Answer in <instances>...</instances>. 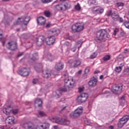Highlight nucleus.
<instances>
[{"mask_svg":"<svg viewBox=\"0 0 129 129\" xmlns=\"http://www.w3.org/2000/svg\"><path fill=\"white\" fill-rule=\"evenodd\" d=\"M75 86V80L73 77H68L64 80V88L61 89V91L66 92L67 89L73 88Z\"/></svg>","mask_w":129,"mask_h":129,"instance_id":"obj_1","label":"nucleus"},{"mask_svg":"<svg viewBox=\"0 0 129 129\" xmlns=\"http://www.w3.org/2000/svg\"><path fill=\"white\" fill-rule=\"evenodd\" d=\"M23 127L26 129H48L49 124L44 123L43 124H39L37 126H35L32 122L25 123L23 125Z\"/></svg>","mask_w":129,"mask_h":129,"instance_id":"obj_2","label":"nucleus"},{"mask_svg":"<svg viewBox=\"0 0 129 129\" xmlns=\"http://www.w3.org/2000/svg\"><path fill=\"white\" fill-rule=\"evenodd\" d=\"M30 17H22L21 18H19L14 24L15 25H23V27H25V29L27 28L26 26L28 25V23L30 22Z\"/></svg>","mask_w":129,"mask_h":129,"instance_id":"obj_3","label":"nucleus"},{"mask_svg":"<svg viewBox=\"0 0 129 129\" xmlns=\"http://www.w3.org/2000/svg\"><path fill=\"white\" fill-rule=\"evenodd\" d=\"M84 29V25L83 23H76L72 27L73 32H80Z\"/></svg>","mask_w":129,"mask_h":129,"instance_id":"obj_4","label":"nucleus"},{"mask_svg":"<svg viewBox=\"0 0 129 129\" xmlns=\"http://www.w3.org/2000/svg\"><path fill=\"white\" fill-rule=\"evenodd\" d=\"M83 112V108L79 107L75 111L71 114V117H78Z\"/></svg>","mask_w":129,"mask_h":129,"instance_id":"obj_5","label":"nucleus"},{"mask_svg":"<svg viewBox=\"0 0 129 129\" xmlns=\"http://www.w3.org/2000/svg\"><path fill=\"white\" fill-rule=\"evenodd\" d=\"M89 96L87 93H83L81 95L79 96L77 98V102L82 103V102H85L87 100Z\"/></svg>","mask_w":129,"mask_h":129,"instance_id":"obj_6","label":"nucleus"},{"mask_svg":"<svg viewBox=\"0 0 129 129\" xmlns=\"http://www.w3.org/2000/svg\"><path fill=\"white\" fill-rule=\"evenodd\" d=\"M121 90H122V86L115 85H113L111 88V91L115 94L120 93Z\"/></svg>","mask_w":129,"mask_h":129,"instance_id":"obj_7","label":"nucleus"},{"mask_svg":"<svg viewBox=\"0 0 129 129\" xmlns=\"http://www.w3.org/2000/svg\"><path fill=\"white\" fill-rule=\"evenodd\" d=\"M129 119V116L126 115L121 118L118 124V127H122L125 124L126 122H127Z\"/></svg>","mask_w":129,"mask_h":129,"instance_id":"obj_8","label":"nucleus"},{"mask_svg":"<svg viewBox=\"0 0 129 129\" xmlns=\"http://www.w3.org/2000/svg\"><path fill=\"white\" fill-rule=\"evenodd\" d=\"M99 36H97L96 38V40L97 41H101V40H103L104 39H105V37H106V31L105 30L103 29L99 31L98 33Z\"/></svg>","mask_w":129,"mask_h":129,"instance_id":"obj_9","label":"nucleus"},{"mask_svg":"<svg viewBox=\"0 0 129 129\" xmlns=\"http://www.w3.org/2000/svg\"><path fill=\"white\" fill-rule=\"evenodd\" d=\"M92 12L93 14H94L95 15H100L102 14L103 12H104V10L102 9V8L97 6L92 9Z\"/></svg>","mask_w":129,"mask_h":129,"instance_id":"obj_10","label":"nucleus"},{"mask_svg":"<svg viewBox=\"0 0 129 129\" xmlns=\"http://www.w3.org/2000/svg\"><path fill=\"white\" fill-rule=\"evenodd\" d=\"M107 16L108 17H109L110 16H111L112 19L114 21H117L118 18H119V16H118V13L116 11L113 12L112 13H111V11H109L107 13Z\"/></svg>","mask_w":129,"mask_h":129,"instance_id":"obj_11","label":"nucleus"},{"mask_svg":"<svg viewBox=\"0 0 129 129\" xmlns=\"http://www.w3.org/2000/svg\"><path fill=\"white\" fill-rule=\"evenodd\" d=\"M68 65H70V66L78 67V66H79L80 64H81V61H80L79 59H77L75 61H73V60L71 59L68 61Z\"/></svg>","mask_w":129,"mask_h":129,"instance_id":"obj_12","label":"nucleus"},{"mask_svg":"<svg viewBox=\"0 0 129 129\" xmlns=\"http://www.w3.org/2000/svg\"><path fill=\"white\" fill-rule=\"evenodd\" d=\"M19 74L21 75V76H24V77L28 76V75L30 74V69H21L19 71Z\"/></svg>","mask_w":129,"mask_h":129,"instance_id":"obj_13","label":"nucleus"},{"mask_svg":"<svg viewBox=\"0 0 129 129\" xmlns=\"http://www.w3.org/2000/svg\"><path fill=\"white\" fill-rule=\"evenodd\" d=\"M69 6L68 4H65V3H63L62 4H59L55 6V9L57 11H62V10H65L67 9H68Z\"/></svg>","mask_w":129,"mask_h":129,"instance_id":"obj_14","label":"nucleus"},{"mask_svg":"<svg viewBox=\"0 0 129 129\" xmlns=\"http://www.w3.org/2000/svg\"><path fill=\"white\" fill-rule=\"evenodd\" d=\"M5 122L8 124H14L16 123V121H15V117L13 116H9L6 119Z\"/></svg>","mask_w":129,"mask_h":129,"instance_id":"obj_15","label":"nucleus"},{"mask_svg":"<svg viewBox=\"0 0 129 129\" xmlns=\"http://www.w3.org/2000/svg\"><path fill=\"white\" fill-rule=\"evenodd\" d=\"M47 45H53L55 42V37L51 36L46 39Z\"/></svg>","mask_w":129,"mask_h":129,"instance_id":"obj_16","label":"nucleus"},{"mask_svg":"<svg viewBox=\"0 0 129 129\" xmlns=\"http://www.w3.org/2000/svg\"><path fill=\"white\" fill-rule=\"evenodd\" d=\"M37 23L40 26H44L46 24V19L43 17H40L37 19Z\"/></svg>","mask_w":129,"mask_h":129,"instance_id":"obj_17","label":"nucleus"},{"mask_svg":"<svg viewBox=\"0 0 129 129\" xmlns=\"http://www.w3.org/2000/svg\"><path fill=\"white\" fill-rule=\"evenodd\" d=\"M45 41V37L43 36H39L38 39H37V44L38 46H42L44 43V41Z\"/></svg>","mask_w":129,"mask_h":129,"instance_id":"obj_18","label":"nucleus"},{"mask_svg":"<svg viewBox=\"0 0 129 129\" xmlns=\"http://www.w3.org/2000/svg\"><path fill=\"white\" fill-rule=\"evenodd\" d=\"M9 49L10 50H16L17 49V43L14 41H11L8 43Z\"/></svg>","mask_w":129,"mask_h":129,"instance_id":"obj_19","label":"nucleus"},{"mask_svg":"<svg viewBox=\"0 0 129 129\" xmlns=\"http://www.w3.org/2000/svg\"><path fill=\"white\" fill-rule=\"evenodd\" d=\"M3 113L6 115L10 114L11 111H12V108L11 107H8L7 108H4L3 110Z\"/></svg>","mask_w":129,"mask_h":129,"instance_id":"obj_20","label":"nucleus"},{"mask_svg":"<svg viewBox=\"0 0 129 129\" xmlns=\"http://www.w3.org/2000/svg\"><path fill=\"white\" fill-rule=\"evenodd\" d=\"M96 84H97V79H96L91 80L89 82V85L91 87H93L94 86H95Z\"/></svg>","mask_w":129,"mask_h":129,"instance_id":"obj_21","label":"nucleus"},{"mask_svg":"<svg viewBox=\"0 0 129 129\" xmlns=\"http://www.w3.org/2000/svg\"><path fill=\"white\" fill-rule=\"evenodd\" d=\"M64 68V64L62 63V62H59L58 63H57L55 66V69L57 71H60V70H62L63 68Z\"/></svg>","mask_w":129,"mask_h":129,"instance_id":"obj_22","label":"nucleus"},{"mask_svg":"<svg viewBox=\"0 0 129 129\" xmlns=\"http://www.w3.org/2000/svg\"><path fill=\"white\" fill-rule=\"evenodd\" d=\"M43 76L44 78H49L51 76V73L49 70H45L43 72Z\"/></svg>","mask_w":129,"mask_h":129,"instance_id":"obj_23","label":"nucleus"},{"mask_svg":"<svg viewBox=\"0 0 129 129\" xmlns=\"http://www.w3.org/2000/svg\"><path fill=\"white\" fill-rule=\"evenodd\" d=\"M43 103V101L40 98L36 99L35 101V104L36 106H42V104Z\"/></svg>","mask_w":129,"mask_h":129,"instance_id":"obj_24","label":"nucleus"},{"mask_svg":"<svg viewBox=\"0 0 129 129\" xmlns=\"http://www.w3.org/2000/svg\"><path fill=\"white\" fill-rule=\"evenodd\" d=\"M54 96L56 97V98H59L60 97V95H61V91L57 90L56 92L53 93Z\"/></svg>","mask_w":129,"mask_h":129,"instance_id":"obj_25","label":"nucleus"},{"mask_svg":"<svg viewBox=\"0 0 129 129\" xmlns=\"http://www.w3.org/2000/svg\"><path fill=\"white\" fill-rule=\"evenodd\" d=\"M79 47H81V44L80 43L76 44L74 47L72 48L71 50L73 52H75V51H76V48H79Z\"/></svg>","mask_w":129,"mask_h":129,"instance_id":"obj_26","label":"nucleus"},{"mask_svg":"<svg viewBox=\"0 0 129 129\" xmlns=\"http://www.w3.org/2000/svg\"><path fill=\"white\" fill-rule=\"evenodd\" d=\"M41 1L42 4H49V3H52L53 0H41Z\"/></svg>","mask_w":129,"mask_h":129,"instance_id":"obj_27","label":"nucleus"},{"mask_svg":"<svg viewBox=\"0 0 129 129\" xmlns=\"http://www.w3.org/2000/svg\"><path fill=\"white\" fill-rule=\"evenodd\" d=\"M124 74L125 75H129V68H126L124 70Z\"/></svg>","mask_w":129,"mask_h":129,"instance_id":"obj_28","label":"nucleus"},{"mask_svg":"<svg viewBox=\"0 0 129 129\" xmlns=\"http://www.w3.org/2000/svg\"><path fill=\"white\" fill-rule=\"evenodd\" d=\"M116 6L118 8H119V7H123V6H124V4L122 3H117L116 4Z\"/></svg>","mask_w":129,"mask_h":129,"instance_id":"obj_29","label":"nucleus"},{"mask_svg":"<svg viewBox=\"0 0 129 129\" xmlns=\"http://www.w3.org/2000/svg\"><path fill=\"white\" fill-rule=\"evenodd\" d=\"M75 10L77 11H80V9H81V7H80V5L79 4H78L75 7Z\"/></svg>","mask_w":129,"mask_h":129,"instance_id":"obj_30","label":"nucleus"},{"mask_svg":"<svg viewBox=\"0 0 129 129\" xmlns=\"http://www.w3.org/2000/svg\"><path fill=\"white\" fill-rule=\"evenodd\" d=\"M119 31V30L118 28H115L114 30L113 33V35L114 36H116V34H117V33H118V31Z\"/></svg>","mask_w":129,"mask_h":129,"instance_id":"obj_31","label":"nucleus"},{"mask_svg":"<svg viewBox=\"0 0 129 129\" xmlns=\"http://www.w3.org/2000/svg\"><path fill=\"white\" fill-rule=\"evenodd\" d=\"M109 59H110V55H105L103 57V60L104 61H107L108 60H109Z\"/></svg>","mask_w":129,"mask_h":129,"instance_id":"obj_32","label":"nucleus"},{"mask_svg":"<svg viewBox=\"0 0 129 129\" xmlns=\"http://www.w3.org/2000/svg\"><path fill=\"white\" fill-rule=\"evenodd\" d=\"M96 56H97V53L95 52L90 55V58L91 59H93V58H95V57H96Z\"/></svg>","mask_w":129,"mask_h":129,"instance_id":"obj_33","label":"nucleus"},{"mask_svg":"<svg viewBox=\"0 0 129 129\" xmlns=\"http://www.w3.org/2000/svg\"><path fill=\"white\" fill-rule=\"evenodd\" d=\"M38 113L40 116H46V113L43 111H40Z\"/></svg>","mask_w":129,"mask_h":129,"instance_id":"obj_34","label":"nucleus"},{"mask_svg":"<svg viewBox=\"0 0 129 129\" xmlns=\"http://www.w3.org/2000/svg\"><path fill=\"white\" fill-rule=\"evenodd\" d=\"M89 4H92L93 5H96L97 3H96V1H95V0H89Z\"/></svg>","mask_w":129,"mask_h":129,"instance_id":"obj_35","label":"nucleus"},{"mask_svg":"<svg viewBox=\"0 0 129 129\" xmlns=\"http://www.w3.org/2000/svg\"><path fill=\"white\" fill-rule=\"evenodd\" d=\"M122 67H116L115 69V71L116 72H120L121 71Z\"/></svg>","mask_w":129,"mask_h":129,"instance_id":"obj_36","label":"nucleus"},{"mask_svg":"<svg viewBox=\"0 0 129 129\" xmlns=\"http://www.w3.org/2000/svg\"><path fill=\"white\" fill-rule=\"evenodd\" d=\"M124 25L127 29H129V22H125Z\"/></svg>","mask_w":129,"mask_h":129,"instance_id":"obj_37","label":"nucleus"},{"mask_svg":"<svg viewBox=\"0 0 129 129\" xmlns=\"http://www.w3.org/2000/svg\"><path fill=\"white\" fill-rule=\"evenodd\" d=\"M90 71V69L89 68H87L85 70V74H88V73H89Z\"/></svg>","mask_w":129,"mask_h":129,"instance_id":"obj_38","label":"nucleus"},{"mask_svg":"<svg viewBox=\"0 0 129 129\" xmlns=\"http://www.w3.org/2000/svg\"><path fill=\"white\" fill-rule=\"evenodd\" d=\"M45 15L46 17H50V12L49 11H45L44 12Z\"/></svg>","mask_w":129,"mask_h":129,"instance_id":"obj_39","label":"nucleus"},{"mask_svg":"<svg viewBox=\"0 0 129 129\" xmlns=\"http://www.w3.org/2000/svg\"><path fill=\"white\" fill-rule=\"evenodd\" d=\"M18 112H19V110L18 109H15L12 110V113H13V114H17Z\"/></svg>","mask_w":129,"mask_h":129,"instance_id":"obj_40","label":"nucleus"},{"mask_svg":"<svg viewBox=\"0 0 129 129\" xmlns=\"http://www.w3.org/2000/svg\"><path fill=\"white\" fill-rule=\"evenodd\" d=\"M38 82H39V80L38 79H33V83H34V84H37Z\"/></svg>","mask_w":129,"mask_h":129,"instance_id":"obj_41","label":"nucleus"},{"mask_svg":"<svg viewBox=\"0 0 129 129\" xmlns=\"http://www.w3.org/2000/svg\"><path fill=\"white\" fill-rule=\"evenodd\" d=\"M3 40V30H0V41Z\"/></svg>","mask_w":129,"mask_h":129,"instance_id":"obj_42","label":"nucleus"},{"mask_svg":"<svg viewBox=\"0 0 129 129\" xmlns=\"http://www.w3.org/2000/svg\"><path fill=\"white\" fill-rule=\"evenodd\" d=\"M79 89V92L81 93L83 90H84V87H79L78 88Z\"/></svg>","mask_w":129,"mask_h":129,"instance_id":"obj_43","label":"nucleus"},{"mask_svg":"<svg viewBox=\"0 0 129 129\" xmlns=\"http://www.w3.org/2000/svg\"><path fill=\"white\" fill-rule=\"evenodd\" d=\"M81 73H82V70H80L76 73V76H79V75H81Z\"/></svg>","mask_w":129,"mask_h":129,"instance_id":"obj_44","label":"nucleus"},{"mask_svg":"<svg viewBox=\"0 0 129 129\" xmlns=\"http://www.w3.org/2000/svg\"><path fill=\"white\" fill-rule=\"evenodd\" d=\"M0 129H9L7 126L0 125Z\"/></svg>","mask_w":129,"mask_h":129,"instance_id":"obj_45","label":"nucleus"},{"mask_svg":"<svg viewBox=\"0 0 129 129\" xmlns=\"http://www.w3.org/2000/svg\"><path fill=\"white\" fill-rule=\"evenodd\" d=\"M46 28H50L51 27V24L50 23H48L46 24Z\"/></svg>","mask_w":129,"mask_h":129,"instance_id":"obj_46","label":"nucleus"},{"mask_svg":"<svg viewBox=\"0 0 129 129\" xmlns=\"http://www.w3.org/2000/svg\"><path fill=\"white\" fill-rule=\"evenodd\" d=\"M94 74H97L98 73H99V71H96L94 72Z\"/></svg>","mask_w":129,"mask_h":129,"instance_id":"obj_47","label":"nucleus"},{"mask_svg":"<svg viewBox=\"0 0 129 129\" xmlns=\"http://www.w3.org/2000/svg\"><path fill=\"white\" fill-rule=\"evenodd\" d=\"M119 21L120 23H122V21H123L122 18H119Z\"/></svg>","mask_w":129,"mask_h":129,"instance_id":"obj_48","label":"nucleus"},{"mask_svg":"<svg viewBox=\"0 0 129 129\" xmlns=\"http://www.w3.org/2000/svg\"><path fill=\"white\" fill-rule=\"evenodd\" d=\"M22 55H23V53L21 52L19 54H18L17 56H18V57H20V56H22Z\"/></svg>","mask_w":129,"mask_h":129,"instance_id":"obj_49","label":"nucleus"},{"mask_svg":"<svg viewBox=\"0 0 129 129\" xmlns=\"http://www.w3.org/2000/svg\"><path fill=\"white\" fill-rule=\"evenodd\" d=\"M121 101H124V98L123 97L121 98Z\"/></svg>","mask_w":129,"mask_h":129,"instance_id":"obj_50","label":"nucleus"},{"mask_svg":"<svg viewBox=\"0 0 129 129\" xmlns=\"http://www.w3.org/2000/svg\"><path fill=\"white\" fill-rule=\"evenodd\" d=\"M109 128H110V129H113V126L111 125V126H109Z\"/></svg>","mask_w":129,"mask_h":129,"instance_id":"obj_51","label":"nucleus"},{"mask_svg":"<svg viewBox=\"0 0 129 129\" xmlns=\"http://www.w3.org/2000/svg\"><path fill=\"white\" fill-rule=\"evenodd\" d=\"M100 79H103V75H101L100 76Z\"/></svg>","mask_w":129,"mask_h":129,"instance_id":"obj_52","label":"nucleus"},{"mask_svg":"<svg viewBox=\"0 0 129 129\" xmlns=\"http://www.w3.org/2000/svg\"><path fill=\"white\" fill-rule=\"evenodd\" d=\"M54 129H58V126H56V125H54Z\"/></svg>","mask_w":129,"mask_h":129,"instance_id":"obj_53","label":"nucleus"},{"mask_svg":"<svg viewBox=\"0 0 129 129\" xmlns=\"http://www.w3.org/2000/svg\"><path fill=\"white\" fill-rule=\"evenodd\" d=\"M65 108H69V107L65 106L63 108V109H65Z\"/></svg>","mask_w":129,"mask_h":129,"instance_id":"obj_54","label":"nucleus"},{"mask_svg":"<svg viewBox=\"0 0 129 129\" xmlns=\"http://www.w3.org/2000/svg\"><path fill=\"white\" fill-rule=\"evenodd\" d=\"M55 32H58V33H59L60 31H59V30H57L55 31Z\"/></svg>","mask_w":129,"mask_h":129,"instance_id":"obj_55","label":"nucleus"},{"mask_svg":"<svg viewBox=\"0 0 129 129\" xmlns=\"http://www.w3.org/2000/svg\"><path fill=\"white\" fill-rule=\"evenodd\" d=\"M37 55H38L37 54H34V56H37Z\"/></svg>","mask_w":129,"mask_h":129,"instance_id":"obj_56","label":"nucleus"},{"mask_svg":"<svg viewBox=\"0 0 129 129\" xmlns=\"http://www.w3.org/2000/svg\"><path fill=\"white\" fill-rule=\"evenodd\" d=\"M125 51H127V49H125ZM125 53H126V51H125Z\"/></svg>","mask_w":129,"mask_h":129,"instance_id":"obj_57","label":"nucleus"},{"mask_svg":"<svg viewBox=\"0 0 129 129\" xmlns=\"http://www.w3.org/2000/svg\"><path fill=\"white\" fill-rule=\"evenodd\" d=\"M127 16H128V18H129V12H128V13Z\"/></svg>","mask_w":129,"mask_h":129,"instance_id":"obj_58","label":"nucleus"},{"mask_svg":"<svg viewBox=\"0 0 129 129\" xmlns=\"http://www.w3.org/2000/svg\"><path fill=\"white\" fill-rule=\"evenodd\" d=\"M66 0H60V2H64Z\"/></svg>","mask_w":129,"mask_h":129,"instance_id":"obj_59","label":"nucleus"},{"mask_svg":"<svg viewBox=\"0 0 129 129\" xmlns=\"http://www.w3.org/2000/svg\"><path fill=\"white\" fill-rule=\"evenodd\" d=\"M4 1H5L6 2H9V1L10 0H4Z\"/></svg>","mask_w":129,"mask_h":129,"instance_id":"obj_60","label":"nucleus"},{"mask_svg":"<svg viewBox=\"0 0 129 129\" xmlns=\"http://www.w3.org/2000/svg\"><path fill=\"white\" fill-rule=\"evenodd\" d=\"M3 45L5 46V42H3Z\"/></svg>","mask_w":129,"mask_h":129,"instance_id":"obj_61","label":"nucleus"},{"mask_svg":"<svg viewBox=\"0 0 129 129\" xmlns=\"http://www.w3.org/2000/svg\"><path fill=\"white\" fill-rule=\"evenodd\" d=\"M5 26H6V25H7V23H5Z\"/></svg>","mask_w":129,"mask_h":129,"instance_id":"obj_62","label":"nucleus"},{"mask_svg":"<svg viewBox=\"0 0 129 129\" xmlns=\"http://www.w3.org/2000/svg\"><path fill=\"white\" fill-rule=\"evenodd\" d=\"M32 59H33V60H35L36 59H35V58H32Z\"/></svg>","mask_w":129,"mask_h":129,"instance_id":"obj_63","label":"nucleus"},{"mask_svg":"<svg viewBox=\"0 0 129 129\" xmlns=\"http://www.w3.org/2000/svg\"><path fill=\"white\" fill-rule=\"evenodd\" d=\"M52 33H55V31H52Z\"/></svg>","mask_w":129,"mask_h":129,"instance_id":"obj_64","label":"nucleus"}]
</instances>
